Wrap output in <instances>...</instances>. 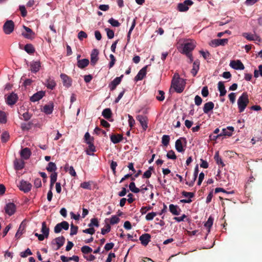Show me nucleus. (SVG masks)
I'll use <instances>...</instances> for the list:
<instances>
[{
    "label": "nucleus",
    "mask_w": 262,
    "mask_h": 262,
    "mask_svg": "<svg viewBox=\"0 0 262 262\" xmlns=\"http://www.w3.org/2000/svg\"><path fill=\"white\" fill-rule=\"evenodd\" d=\"M60 77L63 81V85L67 88H69L71 86V78L65 74H61L60 75Z\"/></svg>",
    "instance_id": "22"
},
{
    "label": "nucleus",
    "mask_w": 262,
    "mask_h": 262,
    "mask_svg": "<svg viewBox=\"0 0 262 262\" xmlns=\"http://www.w3.org/2000/svg\"><path fill=\"white\" fill-rule=\"evenodd\" d=\"M158 92L159 95L156 96L157 99L160 101H163L165 98V96H164L165 93L164 92V91H161V90H159L158 91Z\"/></svg>",
    "instance_id": "51"
},
{
    "label": "nucleus",
    "mask_w": 262,
    "mask_h": 262,
    "mask_svg": "<svg viewBox=\"0 0 262 262\" xmlns=\"http://www.w3.org/2000/svg\"><path fill=\"white\" fill-rule=\"evenodd\" d=\"M18 100V95L14 92H12L8 95H5V102L8 105L12 106L14 105Z\"/></svg>",
    "instance_id": "4"
},
{
    "label": "nucleus",
    "mask_w": 262,
    "mask_h": 262,
    "mask_svg": "<svg viewBox=\"0 0 262 262\" xmlns=\"http://www.w3.org/2000/svg\"><path fill=\"white\" fill-rule=\"evenodd\" d=\"M242 35L248 40H257L258 41H260V38L256 34H252L248 33H243Z\"/></svg>",
    "instance_id": "20"
},
{
    "label": "nucleus",
    "mask_w": 262,
    "mask_h": 262,
    "mask_svg": "<svg viewBox=\"0 0 262 262\" xmlns=\"http://www.w3.org/2000/svg\"><path fill=\"white\" fill-rule=\"evenodd\" d=\"M110 139L114 144H117L123 140V137L121 134H112Z\"/></svg>",
    "instance_id": "21"
},
{
    "label": "nucleus",
    "mask_w": 262,
    "mask_h": 262,
    "mask_svg": "<svg viewBox=\"0 0 262 262\" xmlns=\"http://www.w3.org/2000/svg\"><path fill=\"white\" fill-rule=\"evenodd\" d=\"M5 210L7 214L11 216L16 211V206L13 203H9L6 204L5 207Z\"/></svg>",
    "instance_id": "13"
},
{
    "label": "nucleus",
    "mask_w": 262,
    "mask_h": 262,
    "mask_svg": "<svg viewBox=\"0 0 262 262\" xmlns=\"http://www.w3.org/2000/svg\"><path fill=\"white\" fill-rule=\"evenodd\" d=\"M20 154L23 159L27 160L30 158L31 152L29 148L25 147L21 150Z\"/></svg>",
    "instance_id": "23"
},
{
    "label": "nucleus",
    "mask_w": 262,
    "mask_h": 262,
    "mask_svg": "<svg viewBox=\"0 0 262 262\" xmlns=\"http://www.w3.org/2000/svg\"><path fill=\"white\" fill-rule=\"evenodd\" d=\"M137 120L140 122L142 128L144 130H146L148 127L147 125V117L143 115H138L136 117Z\"/></svg>",
    "instance_id": "11"
},
{
    "label": "nucleus",
    "mask_w": 262,
    "mask_h": 262,
    "mask_svg": "<svg viewBox=\"0 0 262 262\" xmlns=\"http://www.w3.org/2000/svg\"><path fill=\"white\" fill-rule=\"evenodd\" d=\"M40 68V63L39 61H32L30 63V69L32 72H37Z\"/></svg>",
    "instance_id": "26"
},
{
    "label": "nucleus",
    "mask_w": 262,
    "mask_h": 262,
    "mask_svg": "<svg viewBox=\"0 0 262 262\" xmlns=\"http://www.w3.org/2000/svg\"><path fill=\"white\" fill-rule=\"evenodd\" d=\"M46 169L49 172H55L57 169V167L55 163L49 162L48 164Z\"/></svg>",
    "instance_id": "40"
},
{
    "label": "nucleus",
    "mask_w": 262,
    "mask_h": 262,
    "mask_svg": "<svg viewBox=\"0 0 262 262\" xmlns=\"http://www.w3.org/2000/svg\"><path fill=\"white\" fill-rule=\"evenodd\" d=\"M46 86L48 89L53 90L56 86V83L53 80H48Z\"/></svg>",
    "instance_id": "45"
},
{
    "label": "nucleus",
    "mask_w": 262,
    "mask_h": 262,
    "mask_svg": "<svg viewBox=\"0 0 262 262\" xmlns=\"http://www.w3.org/2000/svg\"><path fill=\"white\" fill-rule=\"evenodd\" d=\"M108 22L110 23L113 27H119L120 26V23L118 20H116L113 18H111L108 20Z\"/></svg>",
    "instance_id": "62"
},
{
    "label": "nucleus",
    "mask_w": 262,
    "mask_h": 262,
    "mask_svg": "<svg viewBox=\"0 0 262 262\" xmlns=\"http://www.w3.org/2000/svg\"><path fill=\"white\" fill-rule=\"evenodd\" d=\"M14 23L12 20H7L4 23L3 27L4 33L7 35L10 34L14 31Z\"/></svg>",
    "instance_id": "7"
},
{
    "label": "nucleus",
    "mask_w": 262,
    "mask_h": 262,
    "mask_svg": "<svg viewBox=\"0 0 262 262\" xmlns=\"http://www.w3.org/2000/svg\"><path fill=\"white\" fill-rule=\"evenodd\" d=\"M111 230V226L107 224L104 228L101 229V234L103 235L107 233H108Z\"/></svg>",
    "instance_id": "54"
},
{
    "label": "nucleus",
    "mask_w": 262,
    "mask_h": 262,
    "mask_svg": "<svg viewBox=\"0 0 262 262\" xmlns=\"http://www.w3.org/2000/svg\"><path fill=\"white\" fill-rule=\"evenodd\" d=\"M199 66H200V61L199 60H195L193 63V68L191 70V73L193 76H195L199 70Z\"/></svg>",
    "instance_id": "30"
},
{
    "label": "nucleus",
    "mask_w": 262,
    "mask_h": 262,
    "mask_svg": "<svg viewBox=\"0 0 262 262\" xmlns=\"http://www.w3.org/2000/svg\"><path fill=\"white\" fill-rule=\"evenodd\" d=\"M129 188L132 192L135 193H137L140 191V189L136 187L135 183L133 182L129 184Z\"/></svg>",
    "instance_id": "41"
},
{
    "label": "nucleus",
    "mask_w": 262,
    "mask_h": 262,
    "mask_svg": "<svg viewBox=\"0 0 262 262\" xmlns=\"http://www.w3.org/2000/svg\"><path fill=\"white\" fill-rule=\"evenodd\" d=\"M92 251V249L88 246H83L81 248V251L85 254L90 253Z\"/></svg>",
    "instance_id": "46"
},
{
    "label": "nucleus",
    "mask_w": 262,
    "mask_h": 262,
    "mask_svg": "<svg viewBox=\"0 0 262 262\" xmlns=\"http://www.w3.org/2000/svg\"><path fill=\"white\" fill-rule=\"evenodd\" d=\"M49 228L47 226L46 222H43L41 224V232L46 236V238L49 237Z\"/></svg>",
    "instance_id": "35"
},
{
    "label": "nucleus",
    "mask_w": 262,
    "mask_h": 262,
    "mask_svg": "<svg viewBox=\"0 0 262 262\" xmlns=\"http://www.w3.org/2000/svg\"><path fill=\"white\" fill-rule=\"evenodd\" d=\"M214 158L215 161H216V163L219 165H221V167H222L225 166V164L223 162L221 158L220 157L218 151L215 152Z\"/></svg>",
    "instance_id": "39"
},
{
    "label": "nucleus",
    "mask_w": 262,
    "mask_h": 262,
    "mask_svg": "<svg viewBox=\"0 0 262 262\" xmlns=\"http://www.w3.org/2000/svg\"><path fill=\"white\" fill-rule=\"evenodd\" d=\"M7 122V116L5 112L0 111V123H6Z\"/></svg>",
    "instance_id": "48"
},
{
    "label": "nucleus",
    "mask_w": 262,
    "mask_h": 262,
    "mask_svg": "<svg viewBox=\"0 0 262 262\" xmlns=\"http://www.w3.org/2000/svg\"><path fill=\"white\" fill-rule=\"evenodd\" d=\"M99 226V222L97 218H92L91 220V222L88 224V227H93V226H95L96 227H98Z\"/></svg>",
    "instance_id": "43"
},
{
    "label": "nucleus",
    "mask_w": 262,
    "mask_h": 262,
    "mask_svg": "<svg viewBox=\"0 0 262 262\" xmlns=\"http://www.w3.org/2000/svg\"><path fill=\"white\" fill-rule=\"evenodd\" d=\"M169 209L170 212L174 215H178L180 214L181 211V209L177 205L170 204L169 206Z\"/></svg>",
    "instance_id": "24"
},
{
    "label": "nucleus",
    "mask_w": 262,
    "mask_h": 262,
    "mask_svg": "<svg viewBox=\"0 0 262 262\" xmlns=\"http://www.w3.org/2000/svg\"><path fill=\"white\" fill-rule=\"evenodd\" d=\"M128 118L129 126L130 128H132L134 126L135 124V120H134L133 117L129 114L128 115Z\"/></svg>",
    "instance_id": "59"
},
{
    "label": "nucleus",
    "mask_w": 262,
    "mask_h": 262,
    "mask_svg": "<svg viewBox=\"0 0 262 262\" xmlns=\"http://www.w3.org/2000/svg\"><path fill=\"white\" fill-rule=\"evenodd\" d=\"M87 37H88V35H87L86 33L83 31H81L78 33V37L79 39L80 40H82L83 38H85Z\"/></svg>",
    "instance_id": "63"
},
{
    "label": "nucleus",
    "mask_w": 262,
    "mask_h": 262,
    "mask_svg": "<svg viewBox=\"0 0 262 262\" xmlns=\"http://www.w3.org/2000/svg\"><path fill=\"white\" fill-rule=\"evenodd\" d=\"M105 31L106 32L107 36L109 39H112L114 36V32L108 28H106L105 29Z\"/></svg>",
    "instance_id": "58"
},
{
    "label": "nucleus",
    "mask_w": 262,
    "mask_h": 262,
    "mask_svg": "<svg viewBox=\"0 0 262 262\" xmlns=\"http://www.w3.org/2000/svg\"><path fill=\"white\" fill-rule=\"evenodd\" d=\"M182 194L183 196L185 197H189V199L192 198L194 196V193L191 192H187L185 191H183L182 192Z\"/></svg>",
    "instance_id": "56"
},
{
    "label": "nucleus",
    "mask_w": 262,
    "mask_h": 262,
    "mask_svg": "<svg viewBox=\"0 0 262 262\" xmlns=\"http://www.w3.org/2000/svg\"><path fill=\"white\" fill-rule=\"evenodd\" d=\"M193 4V2L191 0H185L183 3L178 5L177 9L180 12H185L187 11Z\"/></svg>",
    "instance_id": "8"
},
{
    "label": "nucleus",
    "mask_w": 262,
    "mask_h": 262,
    "mask_svg": "<svg viewBox=\"0 0 262 262\" xmlns=\"http://www.w3.org/2000/svg\"><path fill=\"white\" fill-rule=\"evenodd\" d=\"M150 238L151 236L149 234L145 233L140 236L139 239L143 245L146 246L150 241Z\"/></svg>",
    "instance_id": "19"
},
{
    "label": "nucleus",
    "mask_w": 262,
    "mask_h": 262,
    "mask_svg": "<svg viewBox=\"0 0 262 262\" xmlns=\"http://www.w3.org/2000/svg\"><path fill=\"white\" fill-rule=\"evenodd\" d=\"M147 67L148 66H146L139 71L137 75L134 78L135 81H138L139 80H142L145 77L147 73Z\"/></svg>",
    "instance_id": "12"
},
{
    "label": "nucleus",
    "mask_w": 262,
    "mask_h": 262,
    "mask_svg": "<svg viewBox=\"0 0 262 262\" xmlns=\"http://www.w3.org/2000/svg\"><path fill=\"white\" fill-rule=\"evenodd\" d=\"M230 66L235 70H243L245 68L243 63L239 60L231 61Z\"/></svg>",
    "instance_id": "16"
},
{
    "label": "nucleus",
    "mask_w": 262,
    "mask_h": 262,
    "mask_svg": "<svg viewBox=\"0 0 262 262\" xmlns=\"http://www.w3.org/2000/svg\"><path fill=\"white\" fill-rule=\"evenodd\" d=\"M217 88L220 93V96L221 97L224 96L226 94L227 91L225 89V86L223 82L219 81L217 84Z\"/></svg>",
    "instance_id": "29"
},
{
    "label": "nucleus",
    "mask_w": 262,
    "mask_h": 262,
    "mask_svg": "<svg viewBox=\"0 0 262 262\" xmlns=\"http://www.w3.org/2000/svg\"><path fill=\"white\" fill-rule=\"evenodd\" d=\"M185 84V80L181 78L179 74L175 73L171 80V87L173 88L176 92L181 93L184 91Z\"/></svg>",
    "instance_id": "1"
},
{
    "label": "nucleus",
    "mask_w": 262,
    "mask_h": 262,
    "mask_svg": "<svg viewBox=\"0 0 262 262\" xmlns=\"http://www.w3.org/2000/svg\"><path fill=\"white\" fill-rule=\"evenodd\" d=\"M154 170V168L152 166H150L148 170H146L145 172H144L143 175V178H149L150 177H151V171H153Z\"/></svg>",
    "instance_id": "44"
},
{
    "label": "nucleus",
    "mask_w": 262,
    "mask_h": 262,
    "mask_svg": "<svg viewBox=\"0 0 262 262\" xmlns=\"http://www.w3.org/2000/svg\"><path fill=\"white\" fill-rule=\"evenodd\" d=\"M32 124L31 122H29L28 123H22L21 124V128L23 130H28L31 128V126Z\"/></svg>",
    "instance_id": "55"
},
{
    "label": "nucleus",
    "mask_w": 262,
    "mask_h": 262,
    "mask_svg": "<svg viewBox=\"0 0 262 262\" xmlns=\"http://www.w3.org/2000/svg\"><path fill=\"white\" fill-rule=\"evenodd\" d=\"M59 225H60L62 229H63L65 230H67L69 229V224L66 221H62L59 223Z\"/></svg>",
    "instance_id": "64"
},
{
    "label": "nucleus",
    "mask_w": 262,
    "mask_h": 262,
    "mask_svg": "<svg viewBox=\"0 0 262 262\" xmlns=\"http://www.w3.org/2000/svg\"><path fill=\"white\" fill-rule=\"evenodd\" d=\"M25 228L26 225L25 224H24L22 222L19 225L18 229L17 230L16 233L15 234V237L16 238L18 239L20 237L21 235L25 232Z\"/></svg>",
    "instance_id": "31"
},
{
    "label": "nucleus",
    "mask_w": 262,
    "mask_h": 262,
    "mask_svg": "<svg viewBox=\"0 0 262 262\" xmlns=\"http://www.w3.org/2000/svg\"><path fill=\"white\" fill-rule=\"evenodd\" d=\"M9 138V135L7 132H4L1 136V140L3 142H6Z\"/></svg>",
    "instance_id": "57"
},
{
    "label": "nucleus",
    "mask_w": 262,
    "mask_h": 262,
    "mask_svg": "<svg viewBox=\"0 0 262 262\" xmlns=\"http://www.w3.org/2000/svg\"><path fill=\"white\" fill-rule=\"evenodd\" d=\"M45 95V92L40 91L34 94L30 98V100L32 102H35L40 100Z\"/></svg>",
    "instance_id": "14"
},
{
    "label": "nucleus",
    "mask_w": 262,
    "mask_h": 262,
    "mask_svg": "<svg viewBox=\"0 0 262 262\" xmlns=\"http://www.w3.org/2000/svg\"><path fill=\"white\" fill-rule=\"evenodd\" d=\"M24 50L28 54H33L35 52V49L31 43H28L25 46Z\"/></svg>",
    "instance_id": "37"
},
{
    "label": "nucleus",
    "mask_w": 262,
    "mask_h": 262,
    "mask_svg": "<svg viewBox=\"0 0 262 262\" xmlns=\"http://www.w3.org/2000/svg\"><path fill=\"white\" fill-rule=\"evenodd\" d=\"M32 254V253L29 248H27L25 251L21 252L20 253V256L23 258L26 257L28 255H31Z\"/></svg>",
    "instance_id": "50"
},
{
    "label": "nucleus",
    "mask_w": 262,
    "mask_h": 262,
    "mask_svg": "<svg viewBox=\"0 0 262 262\" xmlns=\"http://www.w3.org/2000/svg\"><path fill=\"white\" fill-rule=\"evenodd\" d=\"M187 144V140L185 138H180L176 141L175 147L176 150L179 152H183L185 151L184 146H186Z\"/></svg>",
    "instance_id": "6"
},
{
    "label": "nucleus",
    "mask_w": 262,
    "mask_h": 262,
    "mask_svg": "<svg viewBox=\"0 0 262 262\" xmlns=\"http://www.w3.org/2000/svg\"><path fill=\"white\" fill-rule=\"evenodd\" d=\"M249 102V97L247 92H244L237 100L239 112H243Z\"/></svg>",
    "instance_id": "2"
},
{
    "label": "nucleus",
    "mask_w": 262,
    "mask_h": 262,
    "mask_svg": "<svg viewBox=\"0 0 262 262\" xmlns=\"http://www.w3.org/2000/svg\"><path fill=\"white\" fill-rule=\"evenodd\" d=\"M98 54L99 51L97 49H94L93 50L91 54V63L92 66H95L98 60Z\"/></svg>",
    "instance_id": "18"
},
{
    "label": "nucleus",
    "mask_w": 262,
    "mask_h": 262,
    "mask_svg": "<svg viewBox=\"0 0 262 262\" xmlns=\"http://www.w3.org/2000/svg\"><path fill=\"white\" fill-rule=\"evenodd\" d=\"M64 169L66 171H68L69 173L73 177L76 176V173L73 166H69V164H66L64 166Z\"/></svg>",
    "instance_id": "38"
},
{
    "label": "nucleus",
    "mask_w": 262,
    "mask_h": 262,
    "mask_svg": "<svg viewBox=\"0 0 262 262\" xmlns=\"http://www.w3.org/2000/svg\"><path fill=\"white\" fill-rule=\"evenodd\" d=\"M195 47V43L192 40L186 42L184 43L182 53L184 54H188L191 53V52Z\"/></svg>",
    "instance_id": "5"
},
{
    "label": "nucleus",
    "mask_w": 262,
    "mask_h": 262,
    "mask_svg": "<svg viewBox=\"0 0 262 262\" xmlns=\"http://www.w3.org/2000/svg\"><path fill=\"white\" fill-rule=\"evenodd\" d=\"M23 28L26 30V32H23L22 35L26 38L32 39L35 37V33L29 28L23 26Z\"/></svg>",
    "instance_id": "15"
},
{
    "label": "nucleus",
    "mask_w": 262,
    "mask_h": 262,
    "mask_svg": "<svg viewBox=\"0 0 262 262\" xmlns=\"http://www.w3.org/2000/svg\"><path fill=\"white\" fill-rule=\"evenodd\" d=\"M214 219L212 216H210L207 220V221L205 223L204 226L207 229V234H208L210 231V228L212 226L213 223Z\"/></svg>",
    "instance_id": "34"
},
{
    "label": "nucleus",
    "mask_w": 262,
    "mask_h": 262,
    "mask_svg": "<svg viewBox=\"0 0 262 262\" xmlns=\"http://www.w3.org/2000/svg\"><path fill=\"white\" fill-rule=\"evenodd\" d=\"M223 135L224 136H231L234 131V127L232 126H228L226 128L222 129Z\"/></svg>",
    "instance_id": "33"
},
{
    "label": "nucleus",
    "mask_w": 262,
    "mask_h": 262,
    "mask_svg": "<svg viewBox=\"0 0 262 262\" xmlns=\"http://www.w3.org/2000/svg\"><path fill=\"white\" fill-rule=\"evenodd\" d=\"M157 215V213L154 212L148 213L145 217V219L147 221H151L152 220L154 217Z\"/></svg>",
    "instance_id": "60"
},
{
    "label": "nucleus",
    "mask_w": 262,
    "mask_h": 262,
    "mask_svg": "<svg viewBox=\"0 0 262 262\" xmlns=\"http://www.w3.org/2000/svg\"><path fill=\"white\" fill-rule=\"evenodd\" d=\"M90 63L88 59H83L77 61V66L80 69H83L87 67Z\"/></svg>",
    "instance_id": "32"
},
{
    "label": "nucleus",
    "mask_w": 262,
    "mask_h": 262,
    "mask_svg": "<svg viewBox=\"0 0 262 262\" xmlns=\"http://www.w3.org/2000/svg\"><path fill=\"white\" fill-rule=\"evenodd\" d=\"M66 239L63 236H59L53 239L51 245L55 250H59L64 244Z\"/></svg>",
    "instance_id": "3"
},
{
    "label": "nucleus",
    "mask_w": 262,
    "mask_h": 262,
    "mask_svg": "<svg viewBox=\"0 0 262 262\" xmlns=\"http://www.w3.org/2000/svg\"><path fill=\"white\" fill-rule=\"evenodd\" d=\"M228 42V39L227 38L224 39H215L211 41L209 45L211 47H216L219 46H224Z\"/></svg>",
    "instance_id": "10"
},
{
    "label": "nucleus",
    "mask_w": 262,
    "mask_h": 262,
    "mask_svg": "<svg viewBox=\"0 0 262 262\" xmlns=\"http://www.w3.org/2000/svg\"><path fill=\"white\" fill-rule=\"evenodd\" d=\"M170 137L168 135H163L162 138V143L164 145L167 146L169 143Z\"/></svg>",
    "instance_id": "47"
},
{
    "label": "nucleus",
    "mask_w": 262,
    "mask_h": 262,
    "mask_svg": "<svg viewBox=\"0 0 262 262\" xmlns=\"http://www.w3.org/2000/svg\"><path fill=\"white\" fill-rule=\"evenodd\" d=\"M25 162L22 159H15L14 161L15 169L17 170H21L24 167Z\"/></svg>",
    "instance_id": "27"
},
{
    "label": "nucleus",
    "mask_w": 262,
    "mask_h": 262,
    "mask_svg": "<svg viewBox=\"0 0 262 262\" xmlns=\"http://www.w3.org/2000/svg\"><path fill=\"white\" fill-rule=\"evenodd\" d=\"M80 187L83 189L91 190V182H84L80 184Z\"/></svg>",
    "instance_id": "49"
},
{
    "label": "nucleus",
    "mask_w": 262,
    "mask_h": 262,
    "mask_svg": "<svg viewBox=\"0 0 262 262\" xmlns=\"http://www.w3.org/2000/svg\"><path fill=\"white\" fill-rule=\"evenodd\" d=\"M166 157L169 159L176 160L177 159V156L172 150H170L167 152Z\"/></svg>",
    "instance_id": "52"
},
{
    "label": "nucleus",
    "mask_w": 262,
    "mask_h": 262,
    "mask_svg": "<svg viewBox=\"0 0 262 262\" xmlns=\"http://www.w3.org/2000/svg\"><path fill=\"white\" fill-rule=\"evenodd\" d=\"M123 75H122L120 77H117L115 78L108 85V87L110 89L111 91H114L117 87L118 85H119L121 81V79L123 78Z\"/></svg>",
    "instance_id": "17"
},
{
    "label": "nucleus",
    "mask_w": 262,
    "mask_h": 262,
    "mask_svg": "<svg viewBox=\"0 0 262 262\" xmlns=\"http://www.w3.org/2000/svg\"><path fill=\"white\" fill-rule=\"evenodd\" d=\"M78 227L77 226L74 225L73 224L71 225V232L70 235H74L77 234Z\"/></svg>",
    "instance_id": "53"
},
{
    "label": "nucleus",
    "mask_w": 262,
    "mask_h": 262,
    "mask_svg": "<svg viewBox=\"0 0 262 262\" xmlns=\"http://www.w3.org/2000/svg\"><path fill=\"white\" fill-rule=\"evenodd\" d=\"M119 221H120V219L118 216H117L116 215H113L111 218L110 223L112 225H114V224H117L119 222Z\"/></svg>",
    "instance_id": "61"
},
{
    "label": "nucleus",
    "mask_w": 262,
    "mask_h": 262,
    "mask_svg": "<svg viewBox=\"0 0 262 262\" xmlns=\"http://www.w3.org/2000/svg\"><path fill=\"white\" fill-rule=\"evenodd\" d=\"M214 104L211 102L209 101L205 103L203 107V111L205 114H208L210 111L213 110Z\"/></svg>",
    "instance_id": "28"
},
{
    "label": "nucleus",
    "mask_w": 262,
    "mask_h": 262,
    "mask_svg": "<svg viewBox=\"0 0 262 262\" xmlns=\"http://www.w3.org/2000/svg\"><path fill=\"white\" fill-rule=\"evenodd\" d=\"M54 108V104L53 102H50L48 104L44 105L42 111L47 115L52 113Z\"/></svg>",
    "instance_id": "25"
},
{
    "label": "nucleus",
    "mask_w": 262,
    "mask_h": 262,
    "mask_svg": "<svg viewBox=\"0 0 262 262\" xmlns=\"http://www.w3.org/2000/svg\"><path fill=\"white\" fill-rule=\"evenodd\" d=\"M96 151L95 146L94 145V143L91 144L88 146V148L86 150V154L89 155H93V154L92 152H95Z\"/></svg>",
    "instance_id": "42"
},
{
    "label": "nucleus",
    "mask_w": 262,
    "mask_h": 262,
    "mask_svg": "<svg viewBox=\"0 0 262 262\" xmlns=\"http://www.w3.org/2000/svg\"><path fill=\"white\" fill-rule=\"evenodd\" d=\"M102 115L104 117V118L107 120H109L111 118L112 115V111L109 108H105L102 111Z\"/></svg>",
    "instance_id": "36"
},
{
    "label": "nucleus",
    "mask_w": 262,
    "mask_h": 262,
    "mask_svg": "<svg viewBox=\"0 0 262 262\" xmlns=\"http://www.w3.org/2000/svg\"><path fill=\"white\" fill-rule=\"evenodd\" d=\"M32 186V184L24 180H21L20 182L19 188L25 193H27L31 190Z\"/></svg>",
    "instance_id": "9"
}]
</instances>
